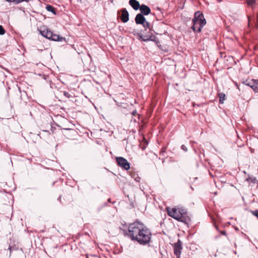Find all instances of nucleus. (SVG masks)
Instances as JSON below:
<instances>
[{
  "mask_svg": "<svg viewBox=\"0 0 258 258\" xmlns=\"http://www.w3.org/2000/svg\"><path fill=\"white\" fill-rule=\"evenodd\" d=\"M166 210L168 213V215L172 217L173 218L179 221H183V219L181 217V214H179L178 209L176 208H170L169 207L166 208Z\"/></svg>",
  "mask_w": 258,
  "mask_h": 258,
  "instance_id": "nucleus-3",
  "label": "nucleus"
},
{
  "mask_svg": "<svg viewBox=\"0 0 258 258\" xmlns=\"http://www.w3.org/2000/svg\"><path fill=\"white\" fill-rule=\"evenodd\" d=\"M196 27L194 29V28H193V25H192V26H191V29L194 30V32H196V31L198 32V27H199V24H197V25H196Z\"/></svg>",
  "mask_w": 258,
  "mask_h": 258,
  "instance_id": "nucleus-21",
  "label": "nucleus"
},
{
  "mask_svg": "<svg viewBox=\"0 0 258 258\" xmlns=\"http://www.w3.org/2000/svg\"><path fill=\"white\" fill-rule=\"evenodd\" d=\"M182 249V243L180 240L174 244V253L176 255L177 258H179Z\"/></svg>",
  "mask_w": 258,
  "mask_h": 258,
  "instance_id": "nucleus-7",
  "label": "nucleus"
},
{
  "mask_svg": "<svg viewBox=\"0 0 258 258\" xmlns=\"http://www.w3.org/2000/svg\"><path fill=\"white\" fill-rule=\"evenodd\" d=\"M146 146L148 145V142L146 141Z\"/></svg>",
  "mask_w": 258,
  "mask_h": 258,
  "instance_id": "nucleus-30",
  "label": "nucleus"
},
{
  "mask_svg": "<svg viewBox=\"0 0 258 258\" xmlns=\"http://www.w3.org/2000/svg\"><path fill=\"white\" fill-rule=\"evenodd\" d=\"M6 1L9 3L15 2L16 3V0H6Z\"/></svg>",
  "mask_w": 258,
  "mask_h": 258,
  "instance_id": "nucleus-26",
  "label": "nucleus"
},
{
  "mask_svg": "<svg viewBox=\"0 0 258 258\" xmlns=\"http://www.w3.org/2000/svg\"><path fill=\"white\" fill-rule=\"evenodd\" d=\"M40 33L43 37L49 39H50V37H52V32L48 29L41 30Z\"/></svg>",
  "mask_w": 258,
  "mask_h": 258,
  "instance_id": "nucleus-10",
  "label": "nucleus"
},
{
  "mask_svg": "<svg viewBox=\"0 0 258 258\" xmlns=\"http://www.w3.org/2000/svg\"><path fill=\"white\" fill-rule=\"evenodd\" d=\"M146 244H147L150 242H152L151 237L152 234H151L150 231L147 229H146Z\"/></svg>",
  "mask_w": 258,
  "mask_h": 258,
  "instance_id": "nucleus-13",
  "label": "nucleus"
},
{
  "mask_svg": "<svg viewBox=\"0 0 258 258\" xmlns=\"http://www.w3.org/2000/svg\"><path fill=\"white\" fill-rule=\"evenodd\" d=\"M46 10L49 11L53 13V14H55V11L54 9V8L50 5L47 6L46 7Z\"/></svg>",
  "mask_w": 258,
  "mask_h": 258,
  "instance_id": "nucleus-17",
  "label": "nucleus"
},
{
  "mask_svg": "<svg viewBox=\"0 0 258 258\" xmlns=\"http://www.w3.org/2000/svg\"><path fill=\"white\" fill-rule=\"evenodd\" d=\"M108 201H109V202H110V199H108Z\"/></svg>",
  "mask_w": 258,
  "mask_h": 258,
  "instance_id": "nucleus-34",
  "label": "nucleus"
},
{
  "mask_svg": "<svg viewBox=\"0 0 258 258\" xmlns=\"http://www.w3.org/2000/svg\"><path fill=\"white\" fill-rule=\"evenodd\" d=\"M216 229H217V230H219V229H218V226H216Z\"/></svg>",
  "mask_w": 258,
  "mask_h": 258,
  "instance_id": "nucleus-29",
  "label": "nucleus"
},
{
  "mask_svg": "<svg viewBox=\"0 0 258 258\" xmlns=\"http://www.w3.org/2000/svg\"><path fill=\"white\" fill-rule=\"evenodd\" d=\"M250 180V178H247V179H246V180H247V181H249Z\"/></svg>",
  "mask_w": 258,
  "mask_h": 258,
  "instance_id": "nucleus-28",
  "label": "nucleus"
},
{
  "mask_svg": "<svg viewBox=\"0 0 258 258\" xmlns=\"http://www.w3.org/2000/svg\"><path fill=\"white\" fill-rule=\"evenodd\" d=\"M120 19L121 21L123 23H126L128 21L129 14L125 9H123L121 10V16Z\"/></svg>",
  "mask_w": 258,
  "mask_h": 258,
  "instance_id": "nucleus-9",
  "label": "nucleus"
},
{
  "mask_svg": "<svg viewBox=\"0 0 258 258\" xmlns=\"http://www.w3.org/2000/svg\"><path fill=\"white\" fill-rule=\"evenodd\" d=\"M181 149L184 150V151H187V149L186 148V147L184 145H182L181 146Z\"/></svg>",
  "mask_w": 258,
  "mask_h": 258,
  "instance_id": "nucleus-23",
  "label": "nucleus"
},
{
  "mask_svg": "<svg viewBox=\"0 0 258 258\" xmlns=\"http://www.w3.org/2000/svg\"><path fill=\"white\" fill-rule=\"evenodd\" d=\"M220 233L223 235H226V233L225 231H221Z\"/></svg>",
  "mask_w": 258,
  "mask_h": 258,
  "instance_id": "nucleus-25",
  "label": "nucleus"
},
{
  "mask_svg": "<svg viewBox=\"0 0 258 258\" xmlns=\"http://www.w3.org/2000/svg\"><path fill=\"white\" fill-rule=\"evenodd\" d=\"M148 29H149L150 31H151V32L150 33L146 34V41H152L155 42L156 44H158L159 41L158 38L154 35V31L152 30L149 23L146 22V31H147Z\"/></svg>",
  "mask_w": 258,
  "mask_h": 258,
  "instance_id": "nucleus-4",
  "label": "nucleus"
},
{
  "mask_svg": "<svg viewBox=\"0 0 258 258\" xmlns=\"http://www.w3.org/2000/svg\"><path fill=\"white\" fill-rule=\"evenodd\" d=\"M255 3V0H247V3L248 5H251Z\"/></svg>",
  "mask_w": 258,
  "mask_h": 258,
  "instance_id": "nucleus-19",
  "label": "nucleus"
},
{
  "mask_svg": "<svg viewBox=\"0 0 258 258\" xmlns=\"http://www.w3.org/2000/svg\"><path fill=\"white\" fill-rule=\"evenodd\" d=\"M116 160L118 165L125 170H127L130 168V164L125 158L121 157H116Z\"/></svg>",
  "mask_w": 258,
  "mask_h": 258,
  "instance_id": "nucleus-6",
  "label": "nucleus"
},
{
  "mask_svg": "<svg viewBox=\"0 0 258 258\" xmlns=\"http://www.w3.org/2000/svg\"><path fill=\"white\" fill-rule=\"evenodd\" d=\"M135 113H136V111H134V112H133V114H135Z\"/></svg>",
  "mask_w": 258,
  "mask_h": 258,
  "instance_id": "nucleus-31",
  "label": "nucleus"
},
{
  "mask_svg": "<svg viewBox=\"0 0 258 258\" xmlns=\"http://www.w3.org/2000/svg\"><path fill=\"white\" fill-rule=\"evenodd\" d=\"M64 95L66 96V97H68V98L70 97V95L67 92H64Z\"/></svg>",
  "mask_w": 258,
  "mask_h": 258,
  "instance_id": "nucleus-24",
  "label": "nucleus"
},
{
  "mask_svg": "<svg viewBox=\"0 0 258 258\" xmlns=\"http://www.w3.org/2000/svg\"><path fill=\"white\" fill-rule=\"evenodd\" d=\"M252 82V84L249 85V86L255 92L258 93V80H253Z\"/></svg>",
  "mask_w": 258,
  "mask_h": 258,
  "instance_id": "nucleus-12",
  "label": "nucleus"
},
{
  "mask_svg": "<svg viewBox=\"0 0 258 258\" xmlns=\"http://www.w3.org/2000/svg\"><path fill=\"white\" fill-rule=\"evenodd\" d=\"M219 96L220 103L223 104L224 103V101L225 100V94L223 93H221L219 94Z\"/></svg>",
  "mask_w": 258,
  "mask_h": 258,
  "instance_id": "nucleus-16",
  "label": "nucleus"
},
{
  "mask_svg": "<svg viewBox=\"0 0 258 258\" xmlns=\"http://www.w3.org/2000/svg\"><path fill=\"white\" fill-rule=\"evenodd\" d=\"M62 38L60 37L59 35L56 34H53L52 33V37H50V39H51L53 41H61L62 40Z\"/></svg>",
  "mask_w": 258,
  "mask_h": 258,
  "instance_id": "nucleus-14",
  "label": "nucleus"
},
{
  "mask_svg": "<svg viewBox=\"0 0 258 258\" xmlns=\"http://www.w3.org/2000/svg\"><path fill=\"white\" fill-rule=\"evenodd\" d=\"M129 4L135 10L140 9L141 13L145 15V5L140 6L139 2L137 0H130Z\"/></svg>",
  "mask_w": 258,
  "mask_h": 258,
  "instance_id": "nucleus-5",
  "label": "nucleus"
},
{
  "mask_svg": "<svg viewBox=\"0 0 258 258\" xmlns=\"http://www.w3.org/2000/svg\"><path fill=\"white\" fill-rule=\"evenodd\" d=\"M145 140V137H143V140Z\"/></svg>",
  "mask_w": 258,
  "mask_h": 258,
  "instance_id": "nucleus-33",
  "label": "nucleus"
},
{
  "mask_svg": "<svg viewBox=\"0 0 258 258\" xmlns=\"http://www.w3.org/2000/svg\"><path fill=\"white\" fill-rule=\"evenodd\" d=\"M143 224L136 222L130 224L128 233L124 230L125 235H128L133 240L137 241L141 244H145V233Z\"/></svg>",
  "mask_w": 258,
  "mask_h": 258,
  "instance_id": "nucleus-1",
  "label": "nucleus"
},
{
  "mask_svg": "<svg viewBox=\"0 0 258 258\" xmlns=\"http://www.w3.org/2000/svg\"><path fill=\"white\" fill-rule=\"evenodd\" d=\"M143 15L144 14L140 13L137 15L135 18V21L137 24H142L143 25L144 27H145L144 25V23L145 22V18H144Z\"/></svg>",
  "mask_w": 258,
  "mask_h": 258,
  "instance_id": "nucleus-8",
  "label": "nucleus"
},
{
  "mask_svg": "<svg viewBox=\"0 0 258 258\" xmlns=\"http://www.w3.org/2000/svg\"><path fill=\"white\" fill-rule=\"evenodd\" d=\"M150 9L149 7L146 6V15H148L150 13Z\"/></svg>",
  "mask_w": 258,
  "mask_h": 258,
  "instance_id": "nucleus-22",
  "label": "nucleus"
},
{
  "mask_svg": "<svg viewBox=\"0 0 258 258\" xmlns=\"http://www.w3.org/2000/svg\"><path fill=\"white\" fill-rule=\"evenodd\" d=\"M193 28L194 29L197 24H199L198 31L200 32L202 28L206 24V20L204 19L203 14L200 11H197L195 14V18L192 19Z\"/></svg>",
  "mask_w": 258,
  "mask_h": 258,
  "instance_id": "nucleus-2",
  "label": "nucleus"
},
{
  "mask_svg": "<svg viewBox=\"0 0 258 258\" xmlns=\"http://www.w3.org/2000/svg\"><path fill=\"white\" fill-rule=\"evenodd\" d=\"M5 33V30L2 26L0 25V35H3Z\"/></svg>",
  "mask_w": 258,
  "mask_h": 258,
  "instance_id": "nucleus-18",
  "label": "nucleus"
},
{
  "mask_svg": "<svg viewBox=\"0 0 258 258\" xmlns=\"http://www.w3.org/2000/svg\"><path fill=\"white\" fill-rule=\"evenodd\" d=\"M177 209L179 214H181V217L184 220V216L186 214V210L183 208H178Z\"/></svg>",
  "mask_w": 258,
  "mask_h": 258,
  "instance_id": "nucleus-15",
  "label": "nucleus"
},
{
  "mask_svg": "<svg viewBox=\"0 0 258 258\" xmlns=\"http://www.w3.org/2000/svg\"><path fill=\"white\" fill-rule=\"evenodd\" d=\"M134 34L137 36V38L141 41H145V36L142 31L140 32L137 29L134 30Z\"/></svg>",
  "mask_w": 258,
  "mask_h": 258,
  "instance_id": "nucleus-11",
  "label": "nucleus"
},
{
  "mask_svg": "<svg viewBox=\"0 0 258 258\" xmlns=\"http://www.w3.org/2000/svg\"><path fill=\"white\" fill-rule=\"evenodd\" d=\"M25 0H16V4H19L22 2L24 1Z\"/></svg>",
  "mask_w": 258,
  "mask_h": 258,
  "instance_id": "nucleus-27",
  "label": "nucleus"
},
{
  "mask_svg": "<svg viewBox=\"0 0 258 258\" xmlns=\"http://www.w3.org/2000/svg\"><path fill=\"white\" fill-rule=\"evenodd\" d=\"M251 213L258 218V210L252 211H251Z\"/></svg>",
  "mask_w": 258,
  "mask_h": 258,
  "instance_id": "nucleus-20",
  "label": "nucleus"
},
{
  "mask_svg": "<svg viewBox=\"0 0 258 258\" xmlns=\"http://www.w3.org/2000/svg\"><path fill=\"white\" fill-rule=\"evenodd\" d=\"M219 237V236H216V238H218Z\"/></svg>",
  "mask_w": 258,
  "mask_h": 258,
  "instance_id": "nucleus-32",
  "label": "nucleus"
}]
</instances>
